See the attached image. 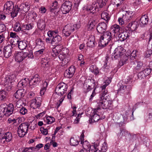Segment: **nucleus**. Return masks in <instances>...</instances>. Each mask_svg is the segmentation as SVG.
I'll use <instances>...</instances> for the list:
<instances>
[{
    "label": "nucleus",
    "instance_id": "1",
    "mask_svg": "<svg viewBox=\"0 0 152 152\" xmlns=\"http://www.w3.org/2000/svg\"><path fill=\"white\" fill-rule=\"evenodd\" d=\"M124 50L122 47H118L116 48L113 53L112 54L111 58L113 60L116 59L120 60V63H122L121 65L126 63L128 59V57L124 53Z\"/></svg>",
    "mask_w": 152,
    "mask_h": 152
},
{
    "label": "nucleus",
    "instance_id": "2",
    "mask_svg": "<svg viewBox=\"0 0 152 152\" xmlns=\"http://www.w3.org/2000/svg\"><path fill=\"white\" fill-rule=\"evenodd\" d=\"M98 107L103 109L109 108L112 106V101L109 98H99L96 101Z\"/></svg>",
    "mask_w": 152,
    "mask_h": 152
},
{
    "label": "nucleus",
    "instance_id": "3",
    "mask_svg": "<svg viewBox=\"0 0 152 152\" xmlns=\"http://www.w3.org/2000/svg\"><path fill=\"white\" fill-rule=\"evenodd\" d=\"M80 27V25L79 24L74 25L71 24H68L64 27L63 33L65 36H69L73 33L75 29H78Z\"/></svg>",
    "mask_w": 152,
    "mask_h": 152
},
{
    "label": "nucleus",
    "instance_id": "4",
    "mask_svg": "<svg viewBox=\"0 0 152 152\" xmlns=\"http://www.w3.org/2000/svg\"><path fill=\"white\" fill-rule=\"evenodd\" d=\"M15 78V75H7L5 77L2 78L1 83L6 86L8 89H11L13 85V81H15L14 79Z\"/></svg>",
    "mask_w": 152,
    "mask_h": 152
},
{
    "label": "nucleus",
    "instance_id": "5",
    "mask_svg": "<svg viewBox=\"0 0 152 152\" xmlns=\"http://www.w3.org/2000/svg\"><path fill=\"white\" fill-rule=\"evenodd\" d=\"M68 86L63 82L58 84L55 89V92L59 96H63L67 91Z\"/></svg>",
    "mask_w": 152,
    "mask_h": 152
},
{
    "label": "nucleus",
    "instance_id": "6",
    "mask_svg": "<svg viewBox=\"0 0 152 152\" xmlns=\"http://www.w3.org/2000/svg\"><path fill=\"white\" fill-rule=\"evenodd\" d=\"M69 50L66 48H63L62 49V51H61L58 56V58L61 61H62L63 65L67 64L69 62V60L67 58Z\"/></svg>",
    "mask_w": 152,
    "mask_h": 152
},
{
    "label": "nucleus",
    "instance_id": "7",
    "mask_svg": "<svg viewBox=\"0 0 152 152\" xmlns=\"http://www.w3.org/2000/svg\"><path fill=\"white\" fill-rule=\"evenodd\" d=\"M1 142L4 143L6 142H10L12 138V135L11 133L9 132H1Z\"/></svg>",
    "mask_w": 152,
    "mask_h": 152
},
{
    "label": "nucleus",
    "instance_id": "8",
    "mask_svg": "<svg viewBox=\"0 0 152 152\" xmlns=\"http://www.w3.org/2000/svg\"><path fill=\"white\" fill-rule=\"evenodd\" d=\"M41 81V78L38 75L36 74L32 76L29 81V85L31 88H34L38 85Z\"/></svg>",
    "mask_w": 152,
    "mask_h": 152
},
{
    "label": "nucleus",
    "instance_id": "9",
    "mask_svg": "<svg viewBox=\"0 0 152 152\" xmlns=\"http://www.w3.org/2000/svg\"><path fill=\"white\" fill-rule=\"evenodd\" d=\"M72 6V4L71 2L68 1H66L61 5V10L63 14H66L71 10Z\"/></svg>",
    "mask_w": 152,
    "mask_h": 152
},
{
    "label": "nucleus",
    "instance_id": "10",
    "mask_svg": "<svg viewBox=\"0 0 152 152\" xmlns=\"http://www.w3.org/2000/svg\"><path fill=\"white\" fill-rule=\"evenodd\" d=\"M14 4L11 1L7 2L4 6L3 11L6 14H8L14 8Z\"/></svg>",
    "mask_w": 152,
    "mask_h": 152
},
{
    "label": "nucleus",
    "instance_id": "11",
    "mask_svg": "<svg viewBox=\"0 0 152 152\" xmlns=\"http://www.w3.org/2000/svg\"><path fill=\"white\" fill-rule=\"evenodd\" d=\"M14 107L13 104H9L8 105L7 109H6V113H4L5 117L4 116L2 117V115L1 116V120H2V118H3V121L4 122L6 121L7 116H9L12 114L14 110Z\"/></svg>",
    "mask_w": 152,
    "mask_h": 152
},
{
    "label": "nucleus",
    "instance_id": "12",
    "mask_svg": "<svg viewBox=\"0 0 152 152\" xmlns=\"http://www.w3.org/2000/svg\"><path fill=\"white\" fill-rule=\"evenodd\" d=\"M96 83L95 80L92 79H88L85 81L84 86H85L87 88V91H88L92 89L96 88L95 87Z\"/></svg>",
    "mask_w": 152,
    "mask_h": 152
},
{
    "label": "nucleus",
    "instance_id": "13",
    "mask_svg": "<svg viewBox=\"0 0 152 152\" xmlns=\"http://www.w3.org/2000/svg\"><path fill=\"white\" fill-rule=\"evenodd\" d=\"M15 61L19 63L22 61L28 55L27 53L23 52H16L15 54Z\"/></svg>",
    "mask_w": 152,
    "mask_h": 152
},
{
    "label": "nucleus",
    "instance_id": "14",
    "mask_svg": "<svg viewBox=\"0 0 152 152\" xmlns=\"http://www.w3.org/2000/svg\"><path fill=\"white\" fill-rule=\"evenodd\" d=\"M100 110V108L99 107H97L94 110L93 113L94 115L91 116V118L89 120L90 123L97 122L99 119H101L99 113L98 112V110Z\"/></svg>",
    "mask_w": 152,
    "mask_h": 152
},
{
    "label": "nucleus",
    "instance_id": "15",
    "mask_svg": "<svg viewBox=\"0 0 152 152\" xmlns=\"http://www.w3.org/2000/svg\"><path fill=\"white\" fill-rule=\"evenodd\" d=\"M99 8V3H96V1L93 3L91 5H89L86 8V10L88 11H90V12L94 13L95 11H98Z\"/></svg>",
    "mask_w": 152,
    "mask_h": 152
},
{
    "label": "nucleus",
    "instance_id": "16",
    "mask_svg": "<svg viewBox=\"0 0 152 152\" xmlns=\"http://www.w3.org/2000/svg\"><path fill=\"white\" fill-rule=\"evenodd\" d=\"M8 33L6 31V27L5 25L1 24V43L5 40V37H7Z\"/></svg>",
    "mask_w": 152,
    "mask_h": 152
},
{
    "label": "nucleus",
    "instance_id": "17",
    "mask_svg": "<svg viewBox=\"0 0 152 152\" xmlns=\"http://www.w3.org/2000/svg\"><path fill=\"white\" fill-rule=\"evenodd\" d=\"M12 50L13 48L11 45H8L4 47L3 50L4 56L6 58H9L11 56Z\"/></svg>",
    "mask_w": 152,
    "mask_h": 152
},
{
    "label": "nucleus",
    "instance_id": "18",
    "mask_svg": "<svg viewBox=\"0 0 152 152\" xmlns=\"http://www.w3.org/2000/svg\"><path fill=\"white\" fill-rule=\"evenodd\" d=\"M131 65L134 68L135 70L139 71L140 70L142 67L143 63L142 62L135 60L130 61Z\"/></svg>",
    "mask_w": 152,
    "mask_h": 152
},
{
    "label": "nucleus",
    "instance_id": "19",
    "mask_svg": "<svg viewBox=\"0 0 152 152\" xmlns=\"http://www.w3.org/2000/svg\"><path fill=\"white\" fill-rule=\"evenodd\" d=\"M62 40V38L61 36L56 35L53 36L52 39L51 44L53 46H57L58 45H62L60 44Z\"/></svg>",
    "mask_w": 152,
    "mask_h": 152
},
{
    "label": "nucleus",
    "instance_id": "20",
    "mask_svg": "<svg viewBox=\"0 0 152 152\" xmlns=\"http://www.w3.org/2000/svg\"><path fill=\"white\" fill-rule=\"evenodd\" d=\"M75 70V66H71L68 70L65 71L64 73V76L68 78L71 77L74 74Z\"/></svg>",
    "mask_w": 152,
    "mask_h": 152
},
{
    "label": "nucleus",
    "instance_id": "21",
    "mask_svg": "<svg viewBox=\"0 0 152 152\" xmlns=\"http://www.w3.org/2000/svg\"><path fill=\"white\" fill-rule=\"evenodd\" d=\"M107 28V25L104 22L99 23L97 26L96 29L97 31L100 33H103L105 32Z\"/></svg>",
    "mask_w": 152,
    "mask_h": 152
},
{
    "label": "nucleus",
    "instance_id": "22",
    "mask_svg": "<svg viewBox=\"0 0 152 152\" xmlns=\"http://www.w3.org/2000/svg\"><path fill=\"white\" fill-rule=\"evenodd\" d=\"M62 45H58L55 46L52 50L53 52L51 53V55L53 57H55L58 56L59 54L62 51Z\"/></svg>",
    "mask_w": 152,
    "mask_h": 152
},
{
    "label": "nucleus",
    "instance_id": "23",
    "mask_svg": "<svg viewBox=\"0 0 152 152\" xmlns=\"http://www.w3.org/2000/svg\"><path fill=\"white\" fill-rule=\"evenodd\" d=\"M123 27L120 26L119 25L114 24L110 27V30L112 32L114 33H118L123 31Z\"/></svg>",
    "mask_w": 152,
    "mask_h": 152
},
{
    "label": "nucleus",
    "instance_id": "24",
    "mask_svg": "<svg viewBox=\"0 0 152 152\" xmlns=\"http://www.w3.org/2000/svg\"><path fill=\"white\" fill-rule=\"evenodd\" d=\"M129 34L130 33L127 31H123L120 32L118 35V37L119 40L121 41H123L129 38Z\"/></svg>",
    "mask_w": 152,
    "mask_h": 152
},
{
    "label": "nucleus",
    "instance_id": "25",
    "mask_svg": "<svg viewBox=\"0 0 152 152\" xmlns=\"http://www.w3.org/2000/svg\"><path fill=\"white\" fill-rule=\"evenodd\" d=\"M138 26V23L137 21H134L130 23L126 27L125 29L127 30L126 28H128V30L134 31L137 29Z\"/></svg>",
    "mask_w": 152,
    "mask_h": 152
},
{
    "label": "nucleus",
    "instance_id": "26",
    "mask_svg": "<svg viewBox=\"0 0 152 152\" xmlns=\"http://www.w3.org/2000/svg\"><path fill=\"white\" fill-rule=\"evenodd\" d=\"M25 92L24 90L23 89H18L15 93L14 97L17 99L18 101H19L21 98L24 97Z\"/></svg>",
    "mask_w": 152,
    "mask_h": 152
},
{
    "label": "nucleus",
    "instance_id": "27",
    "mask_svg": "<svg viewBox=\"0 0 152 152\" xmlns=\"http://www.w3.org/2000/svg\"><path fill=\"white\" fill-rule=\"evenodd\" d=\"M95 38L94 36L91 35L88 39V41L87 44L88 46L89 47H93L96 44L95 41Z\"/></svg>",
    "mask_w": 152,
    "mask_h": 152
},
{
    "label": "nucleus",
    "instance_id": "28",
    "mask_svg": "<svg viewBox=\"0 0 152 152\" xmlns=\"http://www.w3.org/2000/svg\"><path fill=\"white\" fill-rule=\"evenodd\" d=\"M149 19L147 14L143 15L140 20V23L141 25L144 26L147 25L148 23Z\"/></svg>",
    "mask_w": 152,
    "mask_h": 152
},
{
    "label": "nucleus",
    "instance_id": "29",
    "mask_svg": "<svg viewBox=\"0 0 152 152\" xmlns=\"http://www.w3.org/2000/svg\"><path fill=\"white\" fill-rule=\"evenodd\" d=\"M41 102L37 101L36 98L33 99L31 101L30 106L33 109H35L41 106Z\"/></svg>",
    "mask_w": 152,
    "mask_h": 152
},
{
    "label": "nucleus",
    "instance_id": "30",
    "mask_svg": "<svg viewBox=\"0 0 152 152\" xmlns=\"http://www.w3.org/2000/svg\"><path fill=\"white\" fill-rule=\"evenodd\" d=\"M23 5H20L19 6H17L16 9L13 10L11 11L10 13H11V16L12 17L14 18L17 16L18 12L19 11H21L23 10Z\"/></svg>",
    "mask_w": 152,
    "mask_h": 152
},
{
    "label": "nucleus",
    "instance_id": "31",
    "mask_svg": "<svg viewBox=\"0 0 152 152\" xmlns=\"http://www.w3.org/2000/svg\"><path fill=\"white\" fill-rule=\"evenodd\" d=\"M114 36V35L113 36L111 32L109 31L105 32L102 36L103 37V38H104L106 40H108V42L113 39Z\"/></svg>",
    "mask_w": 152,
    "mask_h": 152
},
{
    "label": "nucleus",
    "instance_id": "32",
    "mask_svg": "<svg viewBox=\"0 0 152 152\" xmlns=\"http://www.w3.org/2000/svg\"><path fill=\"white\" fill-rule=\"evenodd\" d=\"M17 44H18V46L19 48L21 50H24L27 47V44L26 42L24 41H19L18 40L17 41Z\"/></svg>",
    "mask_w": 152,
    "mask_h": 152
},
{
    "label": "nucleus",
    "instance_id": "33",
    "mask_svg": "<svg viewBox=\"0 0 152 152\" xmlns=\"http://www.w3.org/2000/svg\"><path fill=\"white\" fill-rule=\"evenodd\" d=\"M98 20L94 18L90 19L88 23V28L90 30L93 29L95 26V25L97 23Z\"/></svg>",
    "mask_w": 152,
    "mask_h": 152
},
{
    "label": "nucleus",
    "instance_id": "34",
    "mask_svg": "<svg viewBox=\"0 0 152 152\" xmlns=\"http://www.w3.org/2000/svg\"><path fill=\"white\" fill-rule=\"evenodd\" d=\"M82 145L83 149L82 150H87L89 152V151L91 150V148H92L91 146L89 143V142L87 141H85L82 142V143H81Z\"/></svg>",
    "mask_w": 152,
    "mask_h": 152
},
{
    "label": "nucleus",
    "instance_id": "35",
    "mask_svg": "<svg viewBox=\"0 0 152 152\" xmlns=\"http://www.w3.org/2000/svg\"><path fill=\"white\" fill-rule=\"evenodd\" d=\"M101 17L107 23L110 19V15L106 11H103L101 13Z\"/></svg>",
    "mask_w": 152,
    "mask_h": 152
},
{
    "label": "nucleus",
    "instance_id": "36",
    "mask_svg": "<svg viewBox=\"0 0 152 152\" xmlns=\"http://www.w3.org/2000/svg\"><path fill=\"white\" fill-rule=\"evenodd\" d=\"M128 134V132L126 129L124 128H121L120 129V132L117 135L118 137L121 138L123 136H126Z\"/></svg>",
    "mask_w": 152,
    "mask_h": 152
},
{
    "label": "nucleus",
    "instance_id": "37",
    "mask_svg": "<svg viewBox=\"0 0 152 152\" xmlns=\"http://www.w3.org/2000/svg\"><path fill=\"white\" fill-rule=\"evenodd\" d=\"M38 28L41 30L45 29V23L44 20L41 19H39L37 22Z\"/></svg>",
    "mask_w": 152,
    "mask_h": 152
},
{
    "label": "nucleus",
    "instance_id": "38",
    "mask_svg": "<svg viewBox=\"0 0 152 152\" xmlns=\"http://www.w3.org/2000/svg\"><path fill=\"white\" fill-rule=\"evenodd\" d=\"M30 125L28 122H25L21 124L18 127L20 129L25 131V132H27L29 126Z\"/></svg>",
    "mask_w": 152,
    "mask_h": 152
},
{
    "label": "nucleus",
    "instance_id": "39",
    "mask_svg": "<svg viewBox=\"0 0 152 152\" xmlns=\"http://www.w3.org/2000/svg\"><path fill=\"white\" fill-rule=\"evenodd\" d=\"M41 63L42 66L44 67H48L50 64V61L48 60L47 58H42Z\"/></svg>",
    "mask_w": 152,
    "mask_h": 152
},
{
    "label": "nucleus",
    "instance_id": "40",
    "mask_svg": "<svg viewBox=\"0 0 152 152\" xmlns=\"http://www.w3.org/2000/svg\"><path fill=\"white\" fill-rule=\"evenodd\" d=\"M109 42L108 40H106L103 37L101 36L99 42V45L102 47H104L106 46Z\"/></svg>",
    "mask_w": 152,
    "mask_h": 152
},
{
    "label": "nucleus",
    "instance_id": "41",
    "mask_svg": "<svg viewBox=\"0 0 152 152\" xmlns=\"http://www.w3.org/2000/svg\"><path fill=\"white\" fill-rule=\"evenodd\" d=\"M29 79L28 78H25L21 80L18 83V85L21 87L22 86H26L29 83Z\"/></svg>",
    "mask_w": 152,
    "mask_h": 152
},
{
    "label": "nucleus",
    "instance_id": "42",
    "mask_svg": "<svg viewBox=\"0 0 152 152\" xmlns=\"http://www.w3.org/2000/svg\"><path fill=\"white\" fill-rule=\"evenodd\" d=\"M115 4L116 5L117 8H120L124 6L125 0H115Z\"/></svg>",
    "mask_w": 152,
    "mask_h": 152
},
{
    "label": "nucleus",
    "instance_id": "43",
    "mask_svg": "<svg viewBox=\"0 0 152 152\" xmlns=\"http://www.w3.org/2000/svg\"><path fill=\"white\" fill-rule=\"evenodd\" d=\"M70 143L71 145L72 146H75L77 145L80 140H78L76 137H71L70 139Z\"/></svg>",
    "mask_w": 152,
    "mask_h": 152
},
{
    "label": "nucleus",
    "instance_id": "44",
    "mask_svg": "<svg viewBox=\"0 0 152 152\" xmlns=\"http://www.w3.org/2000/svg\"><path fill=\"white\" fill-rule=\"evenodd\" d=\"M8 96L7 93L4 91H1V100L5 101Z\"/></svg>",
    "mask_w": 152,
    "mask_h": 152
},
{
    "label": "nucleus",
    "instance_id": "45",
    "mask_svg": "<svg viewBox=\"0 0 152 152\" xmlns=\"http://www.w3.org/2000/svg\"><path fill=\"white\" fill-rule=\"evenodd\" d=\"M17 132L18 136L21 137H24L27 132L19 127H18Z\"/></svg>",
    "mask_w": 152,
    "mask_h": 152
},
{
    "label": "nucleus",
    "instance_id": "46",
    "mask_svg": "<svg viewBox=\"0 0 152 152\" xmlns=\"http://www.w3.org/2000/svg\"><path fill=\"white\" fill-rule=\"evenodd\" d=\"M13 30L15 31H23V29L20 27V23L18 22L16 23L14 25Z\"/></svg>",
    "mask_w": 152,
    "mask_h": 152
},
{
    "label": "nucleus",
    "instance_id": "47",
    "mask_svg": "<svg viewBox=\"0 0 152 152\" xmlns=\"http://www.w3.org/2000/svg\"><path fill=\"white\" fill-rule=\"evenodd\" d=\"M36 43L37 45L40 46L42 48H45L44 41L41 39L39 38L36 39Z\"/></svg>",
    "mask_w": 152,
    "mask_h": 152
},
{
    "label": "nucleus",
    "instance_id": "48",
    "mask_svg": "<svg viewBox=\"0 0 152 152\" xmlns=\"http://www.w3.org/2000/svg\"><path fill=\"white\" fill-rule=\"evenodd\" d=\"M90 69L92 72L95 75H97L99 73L98 68L96 66L92 65L90 67Z\"/></svg>",
    "mask_w": 152,
    "mask_h": 152
},
{
    "label": "nucleus",
    "instance_id": "49",
    "mask_svg": "<svg viewBox=\"0 0 152 152\" xmlns=\"http://www.w3.org/2000/svg\"><path fill=\"white\" fill-rule=\"evenodd\" d=\"M107 1V0H98L96 1V3H99V8H102L103 6L105 5Z\"/></svg>",
    "mask_w": 152,
    "mask_h": 152
},
{
    "label": "nucleus",
    "instance_id": "50",
    "mask_svg": "<svg viewBox=\"0 0 152 152\" xmlns=\"http://www.w3.org/2000/svg\"><path fill=\"white\" fill-rule=\"evenodd\" d=\"M35 148L34 147H30L29 148H21V150L22 151V152L20 151V149L19 150V152H26L28 151V152H31V151H29L31 150V151H34L35 149Z\"/></svg>",
    "mask_w": 152,
    "mask_h": 152
},
{
    "label": "nucleus",
    "instance_id": "51",
    "mask_svg": "<svg viewBox=\"0 0 152 152\" xmlns=\"http://www.w3.org/2000/svg\"><path fill=\"white\" fill-rule=\"evenodd\" d=\"M58 31H49L47 33L48 36L49 37L55 36L58 33Z\"/></svg>",
    "mask_w": 152,
    "mask_h": 152
},
{
    "label": "nucleus",
    "instance_id": "52",
    "mask_svg": "<svg viewBox=\"0 0 152 152\" xmlns=\"http://www.w3.org/2000/svg\"><path fill=\"white\" fill-rule=\"evenodd\" d=\"M7 107V105L6 103H4L3 104H1V111H2L3 113L2 115L4 114L5 113H6V109Z\"/></svg>",
    "mask_w": 152,
    "mask_h": 152
},
{
    "label": "nucleus",
    "instance_id": "53",
    "mask_svg": "<svg viewBox=\"0 0 152 152\" xmlns=\"http://www.w3.org/2000/svg\"><path fill=\"white\" fill-rule=\"evenodd\" d=\"M137 51V50H134L132 51L130 56L131 61H134L135 59V57L136 56V53Z\"/></svg>",
    "mask_w": 152,
    "mask_h": 152
},
{
    "label": "nucleus",
    "instance_id": "54",
    "mask_svg": "<svg viewBox=\"0 0 152 152\" xmlns=\"http://www.w3.org/2000/svg\"><path fill=\"white\" fill-rule=\"evenodd\" d=\"M108 91L107 90H103L102 91V93L100 94V97L99 98H107V93Z\"/></svg>",
    "mask_w": 152,
    "mask_h": 152
},
{
    "label": "nucleus",
    "instance_id": "55",
    "mask_svg": "<svg viewBox=\"0 0 152 152\" xmlns=\"http://www.w3.org/2000/svg\"><path fill=\"white\" fill-rule=\"evenodd\" d=\"M47 123L49 124H52V123L55 121V118L51 116H48L47 118Z\"/></svg>",
    "mask_w": 152,
    "mask_h": 152
},
{
    "label": "nucleus",
    "instance_id": "56",
    "mask_svg": "<svg viewBox=\"0 0 152 152\" xmlns=\"http://www.w3.org/2000/svg\"><path fill=\"white\" fill-rule=\"evenodd\" d=\"M45 48H42L41 49L35 52L34 54L37 56L43 54Z\"/></svg>",
    "mask_w": 152,
    "mask_h": 152
},
{
    "label": "nucleus",
    "instance_id": "57",
    "mask_svg": "<svg viewBox=\"0 0 152 152\" xmlns=\"http://www.w3.org/2000/svg\"><path fill=\"white\" fill-rule=\"evenodd\" d=\"M107 145L106 142H104L102 145V146L101 148L100 151L101 152H105L107 150Z\"/></svg>",
    "mask_w": 152,
    "mask_h": 152
},
{
    "label": "nucleus",
    "instance_id": "58",
    "mask_svg": "<svg viewBox=\"0 0 152 152\" xmlns=\"http://www.w3.org/2000/svg\"><path fill=\"white\" fill-rule=\"evenodd\" d=\"M33 27V25L31 24H26L23 26V29L27 30H29L31 29Z\"/></svg>",
    "mask_w": 152,
    "mask_h": 152
},
{
    "label": "nucleus",
    "instance_id": "59",
    "mask_svg": "<svg viewBox=\"0 0 152 152\" xmlns=\"http://www.w3.org/2000/svg\"><path fill=\"white\" fill-rule=\"evenodd\" d=\"M58 7V6L57 1H55L52 3V8L51 9L55 10Z\"/></svg>",
    "mask_w": 152,
    "mask_h": 152
},
{
    "label": "nucleus",
    "instance_id": "60",
    "mask_svg": "<svg viewBox=\"0 0 152 152\" xmlns=\"http://www.w3.org/2000/svg\"><path fill=\"white\" fill-rule=\"evenodd\" d=\"M146 76L145 74V73L143 71H142L140 72L138 74V77L139 78H142L145 77Z\"/></svg>",
    "mask_w": 152,
    "mask_h": 152
},
{
    "label": "nucleus",
    "instance_id": "61",
    "mask_svg": "<svg viewBox=\"0 0 152 152\" xmlns=\"http://www.w3.org/2000/svg\"><path fill=\"white\" fill-rule=\"evenodd\" d=\"M27 112V110L25 107H22L20 110V113L22 115H25Z\"/></svg>",
    "mask_w": 152,
    "mask_h": 152
},
{
    "label": "nucleus",
    "instance_id": "62",
    "mask_svg": "<svg viewBox=\"0 0 152 152\" xmlns=\"http://www.w3.org/2000/svg\"><path fill=\"white\" fill-rule=\"evenodd\" d=\"M81 115L82 114H79L77 115V117L74 121L73 123L74 124H77L80 121V118L81 117Z\"/></svg>",
    "mask_w": 152,
    "mask_h": 152
},
{
    "label": "nucleus",
    "instance_id": "63",
    "mask_svg": "<svg viewBox=\"0 0 152 152\" xmlns=\"http://www.w3.org/2000/svg\"><path fill=\"white\" fill-rule=\"evenodd\" d=\"M40 131L42 134L45 135H47L48 133V129H44L43 127H41L40 128Z\"/></svg>",
    "mask_w": 152,
    "mask_h": 152
},
{
    "label": "nucleus",
    "instance_id": "64",
    "mask_svg": "<svg viewBox=\"0 0 152 152\" xmlns=\"http://www.w3.org/2000/svg\"><path fill=\"white\" fill-rule=\"evenodd\" d=\"M89 152H101L100 150L98 149V148H95L94 147H92L91 148V150L89 151Z\"/></svg>",
    "mask_w": 152,
    "mask_h": 152
}]
</instances>
